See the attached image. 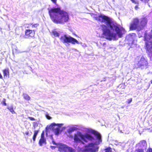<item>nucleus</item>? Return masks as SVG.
Segmentation results:
<instances>
[{"label": "nucleus", "mask_w": 152, "mask_h": 152, "mask_svg": "<svg viewBox=\"0 0 152 152\" xmlns=\"http://www.w3.org/2000/svg\"><path fill=\"white\" fill-rule=\"evenodd\" d=\"M96 16L94 17L96 20L102 23L100 25L102 35L105 38L111 41L117 40L121 38L126 32L125 29L115 21L112 18L104 14H100L98 16L97 14H93Z\"/></svg>", "instance_id": "obj_1"}, {"label": "nucleus", "mask_w": 152, "mask_h": 152, "mask_svg": "<svg viewBox=\"0 0 152 152\" xmlns=\"http://www.w3.org/2000/svg\"><path fill=\"white\" fill-rule=\"evenodd\" d=\"M56 5L52 8H48V14L52 21L57 24H64L68 22L69 19V13L62 10L61 7L56 4L57 0H51Z\"/></svg>", "instance_id": "obj_2"}, {"label": "nucleus", "mask_w": 152, "mask_h": 152, "mask_svg": "<svg viewBox=\"0 0 152 152\" xmlns=\"http://www.w3.org/2000/svg\"><path fill=\"white\" fill-rule=\"evenodd\" d=\"M93 137L91 140L85 143L83 148L79 146L77 147L78 152H97L99 148V145L102 142V136L99 133L96 134H91Z\"/></svg>", "instance_id": "obj_3"}, {"label": "nucleus", "mask_w": 152, "mask_h": 152, "mask_svg": "<svg viewBox=\"0 0 152 152\" xmlns=\"http://www.w3.org/2000/svg\"><path fill=\"white\" fill-rule=\"evenodd\" d=\"M91 134L83 133L80 131H77V134H75L73 137V146L76 149L79 143L84 145L87 143L89 141L91 140L92 137Z\"/></svg>", "instance_id": "obj_4"}, {"label": "nucleus", "mask_w": 152, "mask_h": 152, "mask_svg": "<svg viewBox=\"0 0 152 152\" xmlns=\"http://www.w3.org/2000/svg\"><path fill=\"white\" fill-rule=\"evenodd\" d=\"M147 23V20L145 18H142L140 21L137 18H134L130 24L129 29L131 30H137L138 33L144 28Z\"/></svg>", "instance_id": "obj_5"}, {"label": "nucleus", "mask_w": 152, "mask_h": 152, "mask_svg": "<svg viewBox=\"0 0 152 152\" xmlns=\"http://www.w3.org/2000/svg\"><path fill=\"white\" fill-rule=\"evenodd\" d=\"M59 39L67 47L70 46V43L72 45L82 44L81 42H79L76 39L68 34H63L61 36Z\"/></svg>", "instance_id": "obj_6"}, {"label": "nucleus", "mask_w": 152, "mask_h": 152, "mask_svg": "<svg viewBox=\"0 0 152 152\" xmlns=\"http://www.w3.org/2000/svg\"><path fill=\"white\" fill-rule=\"evenodd\" d=\"M152 34V28L151 30ZM144 41L145 42V47L147 52L150 57L152 56V35L145 36Z\"/></svg>", "instance_id": "obj_7"}, {"label": "nucleus", "mask_w": 152, "mask_h": 152, "mask_svg": "<svg viewBox=\"0 0 152 152\" xmlns=\"http://www.w3.org/2000/svg\"><path fill=\"white\" fill-rule=\"evenodd\" d=\"M126 42L129 47L128 48L129 50L130 48H133L135 46L137 43L136 34L135 33L129 34L126 37Z\"/></svg>", "instance_id": "obj_8"}, {"label": "nucleus", "mask_w": 152, "mask_h": 152, "mask_svg": "<svg viewBox=\"0 0 152 152\" xmlns=\"http://www.w3.org/2000/svg\"><path fill=\"white\" fill-rule=\"evenodd\" d=\"M63 125V124H56L55 123H53L49 126L50 130L52 131L56 135L58 136L62 132L61 127Z\"/></svg>", "instance_id": "obj_9"}, {"label": "nucleus", "mask_w": 152, "mask_h": 152, "mask_svg": "<svg viewBox=\"0 0 152 152\" xmlns=\"http://www.w3.org/2000/svg\"><path fill=\"white\" fill-rule=\"evenodd\" d=\"M136 145L139 148L137 150H136L134 152H144V151L147 149V143L145 140L141 141Z\"/></svg>", "instance_id": "obj_10"}, {"label": "nucleus", "mask_w": 152, "mask_h": 152, "mask_svg": "<svg viewBox=\"0 0 152 152\" xmlns=\"http://www.w3.org/2000/svg\"><path fill=\"white\" fill-rule=\"evenodd\" d=\"M148 64V63L147 58L142 56L140 57V60L138 61L137 65L138 67H141L144 66H147Z\"/></svg>", "instance_id": "obj_11"}, {"label": "nucleus", "mask_w": 152, "mask_h": 152, "mask_svg": "<svg viewBox=\"0 0 152 152\" xmlns=\"http://www.w3.org/2000/svg\"><path fill=\"white\" fill-rule=\"evenodd\" d=\"M35 34L34 30L26 29L25 31V35L23 36L25 38H29L30 37L33 38Z\"/></svg>", "instance_id": "obj_12"}, {"label": "nucleus", "mask_w": 152, "mask_h": 152, "mask_svg": "<svg viewBox=\"0 0 152 152\" xmlns=\"http://www.w3.org/2000/svg\"><path fill=\"white\" fill-rule=\"evenodd\" d=\"M67 145L62 143H59L57 146L58 151L60 152H65Z\"/></svg>", "instance_id": "obj_13"}, {"label": "nucleus", "mask_w": 152, "mask_h": 152, "mask_svg": "<svg viewBox=\"0 0 152 152\" xmlns=\"http://www.w3.org/2000/svg\"><path fill=\"white\" fill-rule=\"evenodd\" d=\"M47 144L46 138H40L38 142V144L39 146L42 147L44 145H46Z\"/></svg>", "instance_id": "obj_14"}, {"label": "nucleus", "mask_w": 152, "mask_h": 152, "mask_svg": "<svg viewBox=\"0 0 152 152\" xmlns=\"http://www.w3.org/2000/svg\"><path fill=\"white\" fill-rule=\"evenodd\" d=\"M62 32L56 30L54 29L52 31V33L53 35L55 37H59L60 34Z\"/></svg>", "instance_id": "obj_15"}, {"label": "nucleus", "mask_w": 152, "mask_h": 152, "mask_svg": "<svg viewBox=\"0 0 152 152\" xmlns=\"http://www.w3.org/2000/svg\"><path fill=\"white\" fill-rule=\"evenodd\" d=\"M3 72L4 74V78L9 77V72L8 69H6L3 70Z\"/></svg>", "instance_id": "obj_16"}, {"label": "nucleus", "mask_w": 152, "mask_h": 152, "mask_svg": "<svg viewBox=\"0 0 152 152\" xmlns=\"http://www.w3.org/2000/svg\"><path fill=\"white\" fill-rule=\"evenodd\" d=\"M7 109L12 114L16 113L15 112L14 110V106L13 104H11L10 106H7Z\"/></svg>", "instance_id": "obj_17"}, {"label": "nucleus", "mask_w": 152, "mask_h": 152, "mask_svg": "<svg viewBox=\"0 0 152 152\" xmlns=\"http://www.w3.org/2000/svg\"><path fill=\"white\" fill-rule=\"evenodd\" d=\"M65 152H76V151L72 148L67 146Z\"/></svg>", "instance_id": "obj_18"}, {"label": "nucleus", "mask_w": 152, "mask_h": 152, "mask_svg": "<svg viewBox=\"0 0 152 152\" xmlns=\"http://www.w3.org/2000/svg\"><path fill=\"white\" fill-rule=\"evenodd\" d=\"M77 129V127L73 126L72 127H71L68 129L67 132L69 133H71L72 132H73L75 130H76Z\"/></svg>", "instance_id": "obj_19"}, {"label": "nucleus", "mask_w": 152, "mask_h": 152, "mask_svg": "<svg viewBox=\"0 0 152 152\" xmlns=\"http://www.w3.org/2000/svg\"><path fill=\"white\" fill-rule=\"evenodd\" d=\"M38 130H35L34 132V134L32 137V139L34 142L36 140L37 136L38 133Z\"/></svg>", "instance_id": "obj_20"}, {"label": "nucleus", "mask_w": 152, "mask_h": 152, "mask_svg": "<svg viewBox=\"0 0 152 152\" xmlns=\"http://www.w3.org/2000/svg\"><path fill=\"white\" fill-rule=\"evenodd\" d=\"M50 128H49V125H48L45 128V135L46 137H48L49 136L48 134L50 133Z\"/></svg>", "instance_id": "obj_21"}, {"label": "nucleus", "mask_w": 152, "mask_h": 152, "mask_svg": "<svg viewBox=\"0 0 152 152\" xmlns=\"http://www.w3.org/2000/svg\"><path fill=\"white\" fill-rule=\"evenodd\" d=\"M23 96L24 98L27 101H29L30 99V96L26 94H23Z\"/></svg>", "instance_id": "obj_22"}, {"label": "nucleus", "mask_w": 152, "mask_h": 152, "mask_svg": "<svg viewBox=\"0 0 152 152\" xmlns=\"http://www.w3.org/2000/svg\"><path fill=\"white\" fill-rule=\"evenodd\" d=\"M38 124L39 123L37 122H34L33 123V127L34 129L38 126Z\"/></svg>", "instance_id": "obj_23"}, {"label": "nucleus", "mask_w": 152, "mask_h": 152, "mask_svg": "<svg viewBox=\"0 0 152 152\" xmlns=\"http://www.w3.org/2000/svg\"><path fill=\"white\" fill-rule=\"evenodd\" d=\"M104 152H112V149L110 147H108L105 149Z\"/></svg>", "instance_id": "obj_24"}, {"label": "nucleus", "mask_w": 152, "mask_h": 152, "mask_svg": "<svg viewBox=\"0 0 152 152\" xmlns=\"http://www.w3.org/2000/svg\"><path fill=\"white\" fill-rule=\"evenodd\" d=\"M6 99H3L1 102V104L4 106H7V104L6 102Z\"/></svg>", "instance_id": "obj_25"}, {"label": "nucleus", "mask_w": 152, "mask_h": 152, "mask_svg": "<svg viewBox=\"0 0 152 152\" xmlns=\"http://www.w3.org/2000/svg\"><path fill=\"white\" fill-rule=\"evenodd\" d=\"M132 98H130L129 99H128L126 101V103H127L128 104H130L132 101Z\"/></svg>", "instance_id": "obj_26"}, {"label": "nucleus", "mask_w": 152, "mask_h": 152, "mask_svg": "<svg viewBox=\"0 0 152 152\" xmlns=\"http://www.w3.org/2000/svg\"><path fill=\"white\" fill-rule=\"evenodd\" d=\"M52 142L53 144L54 145H58V144H59L60 142H56L54 140V139L52 140Z\"/></svg>", "instance_id": "obj_27"}, {"label": "nucleus", "mask_w": 152, "mask_h": 152, "mask_svg": "<svg viewBox=\"0 0 152 152\" xmlns=\"http://www.w3.org/2000/svg\"><path fill=\"white\" fill-rule=\"evenodd\" d=\"M45 116L47 119L49 120H50L51 118V117L49 115V114L47 113L45 115Z\"/></svg>", "instance_id": "obj_28"}, {"label": "nucleus", "mask_w": 152, "mask_h": 152, "mask_svg": "<svg viewBox=\"0 0 152 152\" xmlns=\"http://www.w3.org/2000/svg\"><path fill=\"white\" fill-rule=\"evenodd\" d=\"M45 132L44 131H43L41 134V138H45Z\"/></svg>", "instance_id": "obj_29"}, {"label": "nucleus", "mask_w": 152, "mask_h": 152, "mask_svg": "<svg viewBox=\"0 0 152 152\" xmlns=\"http://www.w3.org/2000/svg\"><path fill=\"white\" fill-rule=\"evenodd\" d=\"M50 148L52 150H54L56 148H57V145H56V146L50 145Z\"/></svg>", "instance_id": "obj_30"}, {"label": "nucleus", "mask_w": 152, "mask_h": 152, "mask_svg": "<svg viewBox=\"0 0 152 152\" xmlns=\"http://www.w3.org/2000/svg\"><path fill=\"white\" fill-rule=\"evenodd\" d=\"M110 49L111 50V51H114L116 49V48L115 47H110Z\"/></svg>", "instance_id": "obj_31"}, {"label": "nucleus", "mask_w": 152, "mask_h": 152, "mask_svg": "<svg viewBox=\"0 0 152 152\" xmlns=\"http://www.w3.org/2000/svg\"><path fill=\"white\" fill-rule=\"evenodd\" d=\"M28 118L31 121H34L35 120V119L33 117H29Z\"/></svg>", "instance_id": "obj_32"}, {"label": "nucleus", "mask_w": 152, "mask_h": 152, "mask_svg": "<svg viewBox=\"0 0 152 152\" xmlns=\"http://www.w3.org/2000/svg\"><path fill=\"white\" fill-rule=\"evenodd\" d=\"M141 1L144 2L145 3H148L149 0H140Z\"/></svg>", "instance_id": "obj_33"}, {"label": "nucleus", "mask_w": 152, "mask_h": 152, "mask_svg": "<svg viewBox=\"0 0 152 152\" xmlns=\"http://www.w3.org/2000/svg\"><path fill=\"white\" fill-rule=\"evenodd\" d=\"M39 25V24L37 23L33 24L32 26V27H37Z\"/></svg>", "instance_id": "obj_34"}, {"label": "nucleus", "mask_w": 152, "mask_h": 152, "mask_svg": "<svg viewBox=\"0 0 152 152\" xmlns=\"http://www.w3.org/2000/svg\"><path fill=\"white\" fill-rule=\"evenodd\" d=\"M49 137L50 138V139L52 140L54 139L53 134L49 135Z\"/></svg>", "instance_id": "obj_35"}, {"label": "nucleus", "mask_w": 152, "mask_h": 152, "mask_svg": "<svg viewBox=\"0 0 152 152\" xmlns=\"http://www.w3.org/2000/svg\"><path fill=\"white\" fill-rule=\"evenodd\" d=\"M81 43H82V44H80L83 47H85L87 46L86 45V44H83L82 42H81Z\"/></svg>", "instance_id": "obj_36"}, {"label": "nucleus", "mask_w": 152, "mask_h": 152, "mask_svg": "<svg viewBox=\"0 0 152 152\" xmlns=\"http://www.w3.org/2000/svg\"><path fill=\"white\" fill-rule=\"evenodd\" d=\"M147 152H152V148H150L148 149Z\"/></svg>", "instance_id": "obj_37"}, {"label": "nucleus", "mask_w": 152, "mask_h": 152, "mask_svg": "<svg viewBox=\"0 0 152 152\" xmlns=\"http://www.w3.org/2000/svg\"><path fill=\"white\" fill-rule=\"evenodd\" d=\"M140 31H139V33H137V34H138V37H142V35L140 33Z\"/></svg>", "instance_id": "obj_38"}, {"label": "nucleus", "mask_w": 152, "mask_h": 152, "mask_svg": "<svg viewBox=\"0 0 152 152\" xmlns=\"http://www.w3.org/2000/svg\"><path fill=\"white\" fill-rule=\"evenodd\" d=\"M0 79H2L3 80H4L3 77V76L0 72Z\"/></svg>", "instance_id": "obj_39"}, {"label": "nucleus", "mask_w": 152, "mask_h": 152, "mask_svg": "<svg viewBox=\"0 0 152 152\" xmlns=\"http://www.w3.org/2000/svg\"><path fill=\"white\" fill-rule=\"evenodd\" d=\"M133 3H134L135 4H139V2H138V1H134V2H133Z\"/></svg>", "instance_id": "obj_40"}, {"label": "nucleus", "mask_w": 152, "mask_h": 152, "mask_svg": "<svg viewBox=\"0 0 152 152\" xmlns=\"http://www.w3.org/2000/svg\"><path fill=\"white\" fill-rule=\"evenodd\" d=\"M106 77L104 78L103 79V80H101V82H102V81H105L106 80Z\"/></svg>", "instance_id": "obj_41"}, {"label": "nucleus", "mask_w": 152, "mask_h": 152, "mask_svg": "<svg viewBox=\"0 0 152 152\" xmlns=\"http://www.w3.org/2000/svg\"><path fill=\"white\" fill-rule=\"evenodd\" d=\"M139 7L137 5H136L135 7V9L136 10H137L138 9Z\"/></svg>", "instance_id": "obj_42"}, {"label": "nucleus", "mask_w": 152, "mask_h": 152, "mask_svg": "<svg viewBox=\"0 0 152 152\" xmlns=\"http://www.w3.org/2000/svg\"><path fill=\"white\" fill-rule=\"evenodd\" d=\"M25 134L26 135H29V132H26Z\"/></svg>", "instance_id": "obj_43"}, {"label": "nucleus", "mask_w": 152, "mask_h": 152, "mask_svg": "<svg viewBox=\"0 0 152 152\" xmlns=\"http://www.w3.org/2000/svg\"><path fill=\"white\" fill-rule=\"evenodd\" d=\"M133 3V2H134V1H135V0H130Z\"/></svg>", "instance_id": "obj_44"}, {"label": "nucleus", "mask_w": 152, "mask_h": 152, "mask_svg": "<svg viewBox=\"0 0 152 152\" xmlns=\"http://www.w3.org/2000/svg\"><path fill=\"white\" fill-rule=\"evenodd\" d=\"M119 131L121 133L123 132L121 130H120L119 129Z\"/></svg>", "instance_id": "obj_45"}, {"label": "nucleus", "mask_w": 152, "mask_h": 152, "mask_svg": "<svg viewBox=\"0 0 152 152\" xmlns=\"http://www.w3.org/2000/svg\"><path fill=\"white\" fill-rule=\"evenodd\" d=\"M31 134H29L28 136H31Z\"/></svg>", "instance_id": "obj_46"}, {"label": "nucleus", "mask_w": 152, "mask_h": 152, "mask_svg": "<svg viewBox=\"0 0 152 152\" xmlns=\"http://www.w3.org/2000/svg\"><path fill=\"white\" fill-rule=\"evenodd\" d=\"M151 83H152V80H151Z\"/></svg>", "instance_id": "obj_47"}, {"label": "nucleus", "mask_w": 152, "mask_h": 152, "mask_svg": "<svg viewBox=\"0 0 152 152\" xmlns=\"http://www.w3.org/2000/svg\"><path fill=\"white\" fill-rule=\"evenodd\" d=\"M113 1L114 2L115 1H114V0H113Z\"/></svg>", "instance_id": "obj_48"}, {"label": "nucleus", "mask_w": 152, "mask_h": 152, "mask_svg": "<svg viewBox=\"0 0 152 152\" xmlns=\"http://www.w3.org/2000/svg\"><path fill=\"white\" fill-rule=\"evenodd\" d=\"M15 50L16 51V50H17V49H15Z\"/></svg>", "instance_id": "obj_49"}, {"label": "nucleus", "mask_w": 152, "mask_h": 152, "mask_svg": "<svg viewBox=\"0 0 152 152\" xmlns=\"http://www.w3.org/2000/svg\"><path fill=\"white\" fill-rule=\"evenodd\" d=\"M91 132H93L92 131H90Z\"/></svg>", "instance_id": "obj_50"}, {"label": "nucleus", "mask_w": 152, "mask_h": 152, "mask_svg": "<svg viewBox=\"0 0 152 152\" xmlns=\"http://www.w3.org/2000/svg\"><path fill=\"white\" fill-rule=\"evenodd\" d=\"M31 134H32V132H31Z\"/></svg>", "instance_id": "obj_51"}, {"label": "nucleus", "mask_w": 152, "mask_h": 152, "mask_svg": "<svg viewBox=\"0 0 152 152\" xmlns=\"http://www.w3.org/2000/svg\"><path fill=\"white\" fill-rule=\"evenodd\" d=\"M151 74L152 75V72H151Z\"/></svg>", "instance_id": "obj_52"}]
</instances>
